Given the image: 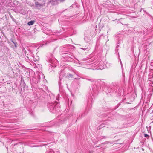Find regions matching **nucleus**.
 Returning <instances> with one entry per match:
<instances>
[{
	"label": "nucleus",
	"mask_w": 153,
	"mask_h": 153,
	"mask_svg": "<svg viewBox=\"0 0 153 153\" xmlns=\"http://www.w3.org/2000/svg\"><path fill=\"white\" fill-rule=\"evenodd\" d=\"M65 0H51L50 1V2H55V1H56L57 2H62L65 1Z\"/></svg>",
	"instance_id": "obj_4"
},
{
	"label": "nucleus",
	"mask_w": 153,
	"mask_h": 153,
	"mask_svg": "<svg viewBox=\"0 0 153 153\" xmlns=\"http://www.w3.org/2000/svg\"><path fill=\"white\" fill-rule=\"evenodd\" d=\"M34 21H30V22H29L28 23V25H33V24L34 23Z\"/></svg>",
	"instance_id": "obj_5"
},
{
	"label": "nucleus",
	"mask_w": 153,
	"mask_h": 153,
	"mask_svg": "<svg viewBox=\"0 0 153 153\" xmlns=\"http://www.w3.org/2000/svg\"><path fill=\"white\" fill-rule=\"evenodd\" d=\"M101 63H102V62H100V64H101Z\"/></svg>",
	"instance_id": "obj_12"
},
{
	"label": "nucleus",
	"mask_w": 153,
	"mask_h": 153,
	"mask_svg": "<svg viewBox=\"0 0 153 153\" xmlns=\"http://www.w3.org/2000/svg\"><path fill=\"white\" fill-rule=\"evenodd\" d=\"M144 137H149V136L147 134H144Z\"/></svg>",
	"instance_id": "obj_8"
},
{
	"label": "nucleus",
	"mask_w": 153,
	"mask_h": 153,
	"mask_svg": "<svg viewBox=\"0 0 153 153\" xmlns=\"http://www.w3.org/2000/svg\"><path fill=\"white\" fill-rule=\"evenodd\" d=\"M121 65H122V63H121Z\"/></svg>",
	"instance_id": "obj_11"
},
{
	"label": "nucleus",
	"mask_w": 153,
	"mask_h": 153,
	"mask_svg": "<svg viewBox=\"0 0 153 153\" xmlns=\"http://www.w3.org/2000/svg\"><path fill=\"white\" fill-rule=\"evenodd\" d=\"M45 3H44V4H40L37 2H36L35 3V6L37 7H39L42 6H43L45 4Z\"/></svg>",
	"instance_id": "obj_3"
},
{
	"label": "nucleus",
	"mask_w": 153,
	"mask_h": 153,
	"mask_svg": "<svg viewBox=\"0 0 153 153\" xmlns=\"http://www.w3.org/2000/svg\"><path fill=\"white\" fill-rule=\"evenodd\" d=\"M44 77V76L42 74L38 73H37V76H36L35 77H33L32 79V80L35 83H37L39 81L40 79L42 78H43Z\"/></svg>",
	"instance_id": "obj_1"
},
{
	"label": "nucleus",
	"mask_w": 153,
	"mask_h": 153,
	"mask_svg": "<svg viewBox=\"0 0 153 153\" xmlns=\"http://www.w3.org/2000/svg\"><path fill=\"white\" fill-rule=\"evenodd\" d=\"M48 153H54V152L52 150H49L47 152Z\"/></svg>",
	"instance_id": "obj_6"
},
{
	"label": "nucleus",
	"mask_w": 153,
	"mask_h": 153,
	"mask_svg": "<svg viewBox=\"0 0 153 153\" xmlns=\"http://www.w3.org/2000/svg\"><path fill=\"white\" fill-rule=\"evenodd\" d=\"M82 49H83V50H85V49H84V48H82Z\"/></svg>",
	"instance_id": "obj_10"
},
{
	"label": "nucleus",
	"mask_w": 153,
	"mask_h": 153,
	"mask_svg": "<svg viewBox=\"0 0 153 153\" xmlns=\"http://www.w3.org/2000/svg\"><path fill=\"white\" fill-rule=\"evenodd\" d=\"M59 94H58L57 96L56 97V100H59Z\"/></svg>",
	"instance_id": "obj_7"
},
{
	"label": "nucleus",
	"mask_w": 153,
	"mask_h": 153,
	"mask_svg": "<svg viewBox=\"0 0 153 153\" xmlns=\"http://www.w3.org/2000/svg\"><path fill=\"white\" fill-rule=\"evenodd\" d=\"M27 55L28 56H27V58L29 60H32L35 62H36L39 59V57L37 56H35L33 55V54L32 53H30V56H28V54H27Z\"/></svg>",
	"instance_id": "obj_2"
},
{
	"label": "nucleus",
	"mask_w": 153,
	"mask_h": 153,
	"mask_svg": "<svg viewBox=\"0 0 153 153\" xmlns=\"http://www.w3.org/2000/svg\"><path fill=\"white\" fill-rule=\"evenodd\" d=\"M55 103H56V104H57L58 103L57 102H56V101L55 102Z\"/></svg>",
	"instance_id": "obj_9"
}]
</instances>
